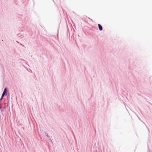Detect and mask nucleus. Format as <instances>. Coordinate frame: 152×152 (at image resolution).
<instances>
[{"mask_svg":"<svg viewBox=\"0 0 152 152\" xmlns=\"http://www.w3.org/2000/svg\"><path fill=\"white\" fill-rule=\"evenodd\" d=\"M7 92V88H5V89H4V92L3 93V94H2V96H1V99L0 100H1L2 99V98H3V96H4V95H5V93L6 92Z\"/></svg>","mask_w":152,"mask_h":152,"instance_id":"f257e3e1","label":"nucleus"},{"mask_svg":"<svg viewBox=\"0 0 152 152\" xmlns=\"http://www.w3.org/2000/svg\"><path fill=\"white\" fill-rule=\"evenodd\" d=\"M98 26L99 27V30L102 31V26L100 24H98Z\"/></svg>","mask_w":152,"mask_h":152,"instance_id":"f03ea898","label":"nucleus"}]
</instances>
